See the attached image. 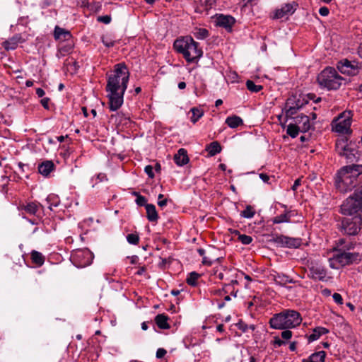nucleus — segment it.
<instances>
[{"label": "nucleus", "mask_w": 362, "mask_h": 362, "mask_svg": "<svg viewBox=\"0 0 362 362\" xmlns=\"http://www.w3.org/2000/svg\"><path fill=\"white\" fill-rule=\"evenodd\" d=\"M127 240L129 244L137 245L139 241V235L136 233H131L127 235Z\"/></svg>", "instance_id": "37998d69"}, {"label": "nucleus", "mask_w": 362, "mask_h": 362, "mask_svg": "<svg viewBox=\"0 0 362 362\" xmlns=\"http://www.w3.org/2000/svg\"><path fill=\"white\" fill-rule=\"evenodd\" d=\"M164 197V195L163 194H159L158 196V205L160 206V207H163L165 206H166L167 203H168V199H163Z\"/></svg>", "instance_id": "de8ad7c7"}, {"label": "nucleus", "mask_w": 362, "mask_h": 362, "mask_svg": "<svg viewBox=\"0 0 362 362\" xmlns=\"http://www.w3.org/2000/svg\"><path fill=\"white\" fill-rule=\"evenodd\" d=\"M362 173V165H349L338 170L335 177L337 189L346 193L351 191L357 185V179Z\"/></svg>", "instance_id": "f03ea898"}, {"label": "nucleus", "mask_w": 362, "mask_h": 362, "mask_svg": "<svg viewBox=\"0 0 362 362\" xmlns=\"http://www.w3.org/2000/svg\"><path fill=\"white\" fill-rule=\"evenodd\" d=\"M98 21L99 22H102V23H104L105 24H107L109 23L110 21H111V17L110 16H99L98 18Z\"/></svg>", "instance_id": "5fc2aeb1"}, {"label": "nucleus", "mask_w": 362, "mask_h": 362, "mask_svg": "<svg viewBox=\"0 0 362 362\" xmlns=\"http://www.w3.org/2000/svg\"><path fill=\"white\" fill-rule=\"evenodd\" d=\"M295 11L293 5L292 4H286L279 9H276L274 18L280 19L285 17H287L289 15H291Z\"/></svg>", "instance_id": "dca6fc26"}, {"label": "nucleus", "mask_w": 362, "mask_h": 362, "mask_svg": "<svg viewBox=\"0 0 362 362\" xmlns=\"http://www.w3.org/2000/svg\"><path fill=\"white\" fill-rule=\"evenodd\" d=\"M194 36L198 40H204L209 36V31L205 28H196Z\"/></svg>", "instance_id": "4c0bfd02"}, {"label": "nucleus", "mask_w": 362, "mask_h": 362, "mask_svg": "<svg viewBox=\"0 0 362 362\" xmlns=\"http://www.w3.org/2000/svg\"><path fill=\"white\" fill-rule=\"evenodd\" d=\"M255 214V211L253 208L250 205H248L246 206L245 209L241 212V216L246 218H251L254 216Z\"/></svg>", "instance_id": "79ce46f5"}, {"label": "nucleus", "mask_w": 362, "mask_h": 362, "mask_svg": "<svg viewBox=\"0 0 362 362\" xmlns=\"http://www.w3.org/2000/svg\"><path fill=\"white\" fill-rule=\"evenodd\" d=\"M284 344H285V341L281 340L279 337H274V345L275 346L279 347V346H282Z\"/></svg>", "instance_id": "6e6d98bb"}, {"label": "nucleus", "mask_w": 362, "mask_h": 362, "mask_svg": "<svg viewBox=\"0 0 362 362\" xmlns=\"http://www.w3.org/2000/svg\"><path fill=\"white\" fill-rule=\"evenodd\" d=\"M326 353L324 351H320L311 354L308 358L302 360V362H325Z\"/></svg>", "instance_id": "b1692460"}, {"label": "nucleus", "mask_w": 362, "mask_h": 362, "mask_svg": "<svg viewBox=\"0 0 362 362\" xmlns=\"http://www.w3.org/2000/svg\"><path fill=\"white\" fill-rule=\"evenodd\" d=\"M146 217L151 222L157 221L158 219V215L156 209L155 205L149 204L146 205Z\"/></svg>", "instance_id": "a878e982"}, {"label": "nucleus", "mask_w": 362, "mask_h": 362, "mask_svg": "<svg viewBox=\"0 0 362 362\" xmlns=\"http://www.w3.org/2000/svg\"><path fill=\"white\" fill-rule=\"evenodd\" d=\"M300 131V128L295 123L288 125L286 132L291 137L296 138L298 135Z\"/></svg>", "instance_id": "72a5a7b5"}, {"label": "nucleus", "mask_w": 362, "mask_h": 362, "mask_svg": "<svg viewBox=\"0 0 362 362\" xmlns=\"http://www.w3.org/2000/svg\"><path fill=\"white\" fill-rule=\"evenodd\" d=\"M289 349L291 351H295L296 349V341H293L289 345Z\"/></svg>", "instance_id": "0e129e2a"}, {"label": "nucleus", "mask_w": 362, "mask_h": 362, "mask_svg": "<svg viewBox=\"0 0 362 362\" xmlns=\"http://www.w3.org/2000/svg\"><path fill=\"white\" fill-rule=\"evenodd\" d=\"M235 18L231 16L220 14L216 18V25L230 30L232 25L235 23Z\"/></svg>", "instance_id": "a211bd4d"}, {"label": "nucleus", "mask_w": 362, "mask_h": 362, "mask_svg": "<svg viewBox=\"0 0 362 362\" xmlns=\"http://www.w3.org/2000/svg\"><path fill=\"white\" fill-rule=\"evenodd\" d=\"M129 78V72L122 63L116 64L113 73L108 76L105 90L110 111H117L122 105Z\"/></svg>", "instance_id": "f257e3e1"}, {"label": "nucleus", "mask_w": 362, "mask_h": 362, "mask_svg": "<svg viewBox=\"0 0 362 362\" xmlns=\"http://www.w3.org/2000/svg\"><path fill=\"white\" fill-rule=\"evenodd\" d=\"M177 86L180 89H185L186 87V83L184 81H181L178 83Z\"/></svg>", "instance_id": "338daca9"}, {"label": "nucleus", "mask_w": 362, "mask_h": 362, "mask_svg": "<svg viewBox=\"0 0 362 362\" xmlns=\"http://www.w3.org/2000/svg\"><path fill=\"white\" fill-rule=\"evenodd\" d=\"M302 322L300 314L294 310H284L274 315L269 320L270 327L276 329H291Z\"/></svg>", "instance_id": "7ed1b4c3"}, {"label": "nucleus", "mask_w": 362, "mask_h": 362, "mask_svg": "<svg viewBox=\"0 0 362 362\" xmlns=\"http://www.w3.org/2000/svg\"><path fill=\"white\" fill-rule=\"evenodd\" d=\"M333 300L334 302L339 305H341L343 303V298L341 294L338 293H334L332 296Z\"/></svg>", "instance_id": "8fccbe9b"}, {"label": "nucleus", "mask_w": 362, "mask_h": 362, "mask_svg": "<svg viewBox=\"0 0 362 362\" xmlns=\"http://www.w3.org/2000/svg\"><path fill=\"white\" fill-rule=\"evenodd\" d=\"M291 211H286L284 214L276 216L273 219L274 223H288L291 220Z\"/></svg>", "instance_id": "2f4dec72"}, {"label": "nucleus", "mask_w": 362, "mask_h": 362, "mask_svg": "<svg viewBox=\"0 0 362 362\" xmlns=\"http://www.w3.org/2000/svg\"><path fill=\"white\" fill-rule=\"evenodd\" d=\"M362 211V186L357 187L341 204V213L349 216L361 215Z\"/></svg>", "instance_id": "423d86ee"}, {"label": "nucleus", "mask_w": 362, "mask_h": 362, "mask_svg": "<svg viewBox=\"0 0 362 362\" xmlns=\"http://www.w3.org/2000/svg\"><path fill=\"white\" fill-rule=\"evenodd\" d=\"M36 94L39 98H42L45 95V93L43 89L41 88H38L36 89Z\"/></svg>", "instance_id": "e2e57ef3"}, {"label": "nucleus", "mask_w": 362, "mask_h": 362, "mask_svg": "<svg viewBox=\"0 0 362 362\" xmlns=\"http://www.w3.org/2000/svg\"><path fill=\"white\" fill-rule=\"evenodd\" d=\"M350 145L351 144H348V139L346 138L342 137L338 139L335 144L336 151L339 156H342Z\"/></svg>", "instance_id": "5701e85b"}, {"label": "nucleus", "mask_w": 362, "mask_h": 362, "mask_svg": "<svg viewBox=\"0 0 362 362\" xmlns=\"http://www.w3.org/2000/svg\"><path fill=\"white\" fill-rule=\"evenodd\" d=\"M361 260L358 252H336L332 257L329 259V267L332 269H339L354 263H358Z\"/></svg>", "instance_id": "0eeeda50"}, {"label": "nucleus", "mask_w": 362, "mask_h": 362, "mask_svg": "<svg viewBox=\"0 0 362 362\" xmlns=\"http://www.w3.org/2000/svg\"><path fill=\"white\" fill-rule=\"evenodd\" d=\"M72 261L77 267H86L90 265L93 259L92 252L88 250H80L76 251L71 255Z\"/></svg>", "instance_id": "9b49d317"}, {"label": "nucleus", "mask_w": 362, "mask_h": 362, "mask_svg": "<svg viewBox=\"0 0 362 362\" xmlns=\"http://www.w3.org/2000/svg\"><path fill=\"white\" fill-rule=\"evenodd\" d=\"M319 86L328 90H337L341 86L343 78L332 67H326L317 76Z\"/></svg>", "instance_id": "39448f33"}, {"label": "nucleus", "mask_w": 362, "mask_h": 362, "mask_svg": "<svg viewBox=\"0 0 362 362\" xmlns=\"http://www.w3.org/2000/svg\"><path fill=\"white\" fill-rule=\"evenodd\" d=\"M199 277H200L199 274H198L195 272H192L189 274V276L187 278L186 281L189 285L195 286L197 284V280Z\"/></svg>", "instance_id": "c9c22d12"}, {"label": "nucleus", "mask_w": 362, "mask_h": 362, "mask_svg": "<svg viewBox=\"0 0 362 362\" xmlns=\"http://www.w3.org/2000/svg\"><path fill=\"white\" fill-rule=\"evenodd\" d=\"M275 281L281 284L282 286L288 284V283H293V280L290 278L288 275H286L284 274H277L274 276Z\"/></svg>", "instance_id": "473e14b6"}, {"label": "nucleus", "mask_w": 362, "mask_h": 362, "mask_svg": "<svg viewBox=\"0 0 362 362\" xmlns=\"http://www.w3.org/2000/svg\"><path fill=\"white\" fill-rule=\"evenodd\" d=\"M315 95L313 93L308 94L306 95V98L304 97L305 100H308V102L309 101V100H313L315 101V103H318L319 101L321 100L320 98H317L316 100H315Z\"/></svg>", "instance_id": "4d7b16f0"}, {"label": "nucleus", "mask_w": 362, "mask_h": 362, "mask_svg": "<svg viewBox=\"0 0 362 362\" xmlns=\"http://www.w3.org/2000/svg\"><path fill=\"white\" fill-rule=\"evenodd\" d=\"M49 101V98H43V99H42V100H41L40 103H41L42 105L45 109H48V108H49V106H48Z\"/></svg>", "instance_id": "052dcab7"}, {"label": "nucleus", "mask_w": 362, "mask_h": 362, "mask_svg": "<svg viewBox=\"0 0 362 362\" xmlns=\"http://www.w3.org/2000/svg\"><path fill=\"white\" fill-rule=\"evenodd\" d=\"M222 257H216L215 256H204L202 259V264L207 266H211L214 261L220 262Z\"/></svg>", "instance_id": "ea45409f"}, {"label": "nucleus", "mask_w": 362, "mask_h": 362, "mask_svg": "<svg viewBox=\"0 0 362 362\" xmlns=\"http://www.w3.org/2000/svg\"><path fill=\"white\" fill-rule=\"evenodd\" d=\"M144 171L150 178L154 177L153 167L151 165H146L144 168Z\"/></svg>", "instance_id": "3c124183"}, {"label": "nucleus", "mask_w": 362, "mask_h": 362, "mask_svg": "<svg viewBox=\"0 0 362 362\" xmlns=\"http://www.w3.org/2000/svg\"><path fill=\"white\" fill-rule=\"evenodd\" d=\"M24 209L28 214L35 215L37 211L38 205L34 202H30L25 206Z\"/></svg>", "instance_id": "a19ab883"}, {"label": "nucleus", "mask_w": 362, "mask_h": 362, "mask_svg": "<svg viewBox=\"0 0 362 362\" xmlns=\"http://www.w3.org/2000/svg\"><path fill=\"white\" fill-rule=\"evenodd\" d=\"M357 153L358 151L351 144L342 156L346 158L347 163H353L357 161L358 158Z\"/></svg>", "instance_id": "bb28decb"}, {"label": "nucleus", "mask_w": 362, "mask_h": 362, "mask_svg": "<svg viewBox=\"0 0 362 362\" xmlns=\"http://www.w3.org/2000/svg\"><path fill=\"white\" fill-rule=\"evenodd\" d=\"M197 252H198V253H199V255L200 256H202V257H204V256H205V252H205V250H204V249H203V248H199V249L197 250Z\"/></svg>", "instance_id": "69168bd1"}, {"label": "nucleus", "mask_w": 362, "mask_h": 362, "mask_svg": "<svg viewBox=\"0 0 362 362\" xmlns=\"http://www.w3.org/2000/svg\"><path fill=\"white\" fill-rule=\"evenodd\" d=\"M272 241L281 247L297 248L301 245V239L291 238L284 235H274Z\"/></svg>", "instance_id": "ddd939ff"}, {"label": "nucleus", "mask_w": 362, "mask_h": 362, "mask_svg": "<svg viewBox=\"0 0 362 362\" xmlns=\"http://www.w3.org/2000/svg\"><path fill=\"white\" fill-rule=\"evenodd\" d=\"M351 112L345 111L332 122V129L340 134H350L351 124Z\"/></svg>", "instance_id": "1a4fd4ad"}, {"label": "nucleus", "mask_w": 362, "mask_h": 362, "mask_svg": "<svg viewBox=\"0 0 362 362\" xmlns=\"http://www.w3.org/2000/svg\"><path fill=\"white\" fill-rule=\"evenodd\" d=\"M174 160L179 166L186 165L189 160L187 151L185 148H180L174 156Z\"/></svg>", "instance_id": "412c9836"}, {"label": "nucleus", "mask_w": 362, "mask_h": 362, "mask_svg": "<svg viewBox=\"0 0 362 362\" xmlns=\"http://www.w3.org/2000/svg\"><path fill=\"white\" fill-rule=\"evenodd\" d=\"M226 124L230 128H236L243 124V119L238 116H230L226 118Z\"/></svg>", "instance_id": "c756f323"}, {"label": "nucleus", "mask_w": 362, "mask_h": 362, "mask_svg": "<svg viewBox=\"0 0 362 362\" xmlns=\"http://www.w3.org/2000/svg\"><path fill=\"white\" fill-rule=\"evenodd\" d=\"M295 120V123L297 125H300L299 127L300 128V131L303 132H306L310 130L311 128V124L310 121V117L305 115H298L296 117H293Z\"/></svg>", "instance_id": "6ab92c4d"}, {"label": "nucleus", "mask_w": 362, "mask_h": 362, "mask_svg": "<svg viewBox=\"0 0 362 362\" xmlns=\"http://www.w3.org/2000/svg\"><path fill=\"white\" fill-rule=\"evenodd\" d=\"M102 42L107 47H112L115 45V40L110 37L106 35L102 37Z\"/></svg>", "instance_id": "a18cd8bd"}, {"label": "nucleus", "mask_w": 362, "mask_h": 362, "mask_svg": "<svg viewBox=\"0 0 362 362\" xmlns=\"http://www.w3.org/2000/svg\"><path fill=\"white\" fill-rule=\"evenodd\" d=\"M31 259L33 262L37 266H42L45 262V257L42 253L36 250H33L31 252Z\"/></svg>", "instance_id": "7c9ffc66"}, {"label": "nucleus", "mask_w": 362, "mask_h": 362, "mask_svg": "<svg viewBox=\"0 0 362 362\" xmlns=\"http://www.w3.org/2000/svg\"><path fill=\"white\" fill-rule=\"evenodd\" d=\"M221 146L218 141L210 143L206 148L210 156H214L221 151Z\"/></svg>", "instance_id": "c85d7f7f"}, {"label": "nucleus", "mask_w": 362, "mask_h": 362, "mask_svg": "<svg viewBox=\"0 0 362 362\" xmlns=\"http://www.w3.org/2000/svg\"><path fill=\"white\" fill-rule=\"evenodd\" d=\"M54 37L57 40H69L71 37V34L69 30L57 25L54 30Z\"/></svg>", "instance_id": "4be33fe9"}, {"label": "nucleus", "mask_w": 362, "mask_h": 362, "mask_svg": "<svg viewBox=\"0 0 362 362\" xmlns=\"http://www.w3.org/2000/svg\"><path fill=\"white\" fill-rule=\"evenodd\" d=\"M310 274L308 276L314 279L324 281L326 280L327 269L322 265L313 264L309 267Z\"/></svg>", "instance_id": "4468645a"}, {"label": "nucleus", "mask_w": 362, "mask_h": 362, "mask_svg": "<svg viewBox=\"0 0 362 362\" xmlns=\"http://www.w3.org/2000/svg\"><path fill=\"white\" fill-rule=\"evenodd\" d=\"M168 320V317L165 314H158L155 317V322L160 329H165L170 328Z\"/></svg>", "instance_id": "cd10ccee"}, {"label": "nucleus", "mask_w": 362, "mask_h": 362, "mask_svg": "<svg viewBox=\"0 0 362 362\" xmlns=\"http://www.w3.org/2000/svg\"><path fill=\"white\" fill-rule=\"evenodd\" d=\"M362 225L361 215L343 218L340 224L341 232L348 235H356L361 230Z\"/></svg>", "instance_id": "6e6552de"}, {"label": "nucleus", "mask_w": 362, "mask_h": 362, "mask_svg": "<svg viewBox=\"0 0 362 362\" xmlns=\"http://www.w3.org/2000/svg\"><path fill=\"white\" fill-rule=\"evenodd\" d=\"M24 42L21 34H16L8 40L4 41L2 43L3 47L6 50L15 49L19 43Z\"/></svg>", "instance_id": "f3484780"}, {"label": "nucleus", "mask_w": 362, "mask_h": 362, "mask_svg": "<svg viewBox=\"0 0 362 362\" xmlns=\"http://www.w3.org/2000/svg\"><path fill=\"white\" fill-rule=\"evenodd\" d=\"M329 332V330L322 327H315L313 330V333L310 334L308 337V341L312 342L320 338V336L325 334Z\"/></svg>", "instance_id": "393cba45"}, {"label": "nucleus", "mask_w": 362, "mask_h": 362, "mask_svg": "<svg viewBox=\"0 0 362 362\" xmlns=\"http://www.w3.org/2000/svg\"><path fill=\"white\" fill-rule=\"evenodd\" d=\"M329 13V11L328 8H327L325 6H322L319 9V13L322 16H328Z\"/></svg>", "instance_id": "13d9d810"}, {"label": "nucleus", "mask_w": 362, "mask_h": 362, "mask_svg": "<svg viewBox=\"0 0 362 362\" xmlns=\"http://www.w3.org/2000/svg\"><path fill=\"white\" fill-rule=\"evenodd\" d=\"M307 103L308 100H305L304 98L298 99L295 96L288 98L284 108L286 117L293 118V115L297 113V111Z\"/></svg>", "instance_id": "9d476101"}, {"label": "nucleus", "mask_w": 362, "mask_h": 362, "mask_svg": "<svg viewBox=\"0 0 362 362\" xmlns=\"http://www.w3.org/2000/svg\"><path fill=\"white\" fill-rule=\"evenodd\" d=\"M173 47L177 52L182 54L189 63L197 61L203 53L202 50L198 48V43L189 36L175 40Z\"/></svg>", "instance_id": "20e7f679"}, {"label": "nucleus", "mask_w": 362, "mask_h": 362, "mask_svg": "<svg viewBox=\"0 0 362 362\" xmlns=\"http://www.w3.org/2000/svg\"><path fill=\"white\" fill-rule=\"evenodd\" d=\"M190 111L192 113L191 122L194 124L196 123L204 115V111L198 107H192Z\"/></svg>", "instance_id": "f704fd0d"}, {"label": "nucleus", "mask_w": 362, "mask_h": 362, "mask_svg": "<svg viewBox=\"0 0 362 362\" xmlns=\"http://www.w3.org/2000/svg\"><path fill=\"white\" fill-rule=\"evenodd\" d=\"M259 178L265 183H268L270 179L269 176L265 173H260Z\"/></svg>", "instance_id": "bf43d9fd"}, {"label": "nucleus", "mask_w": 362, "mask_h": 362, "mask_svg": "<svg viewBox=\"0 0 362 362\" xmlns=\"http://www.w3.org/2000/svg\"><path fill=\"white\" fill-rule=\"evenodd\" d=\"M285 330L283 331L281 333V337L285 339V340H288L289 339L291 338L292 337V332L289 330V329H284Z\"/></svg>", "instance_id": "09e8293b"}, {"label": "nucleus", "mask_w": 362, "mask_h": 362, "mask_svg": "<svg viewBox=\"0 0 362 362\" xmlns=\"http://www.w3.org/2000/svg\"><path fill=\"white\" fill-rule=\"evenodd\" d=\"M247 88L252 93H258L262 89L260 85H256L252 81L247 80L246 82Z\"/></svg>", "instance_id": "58836bf2"}, {"label": "nucleus", "mask_w": 362, "mask_h": 362, "mask_svg": "<svg viewBox=\"0 0 362 362\" xmlns=\"http://www.w3.org/2000/svg\"><path fill=\"white\" fill-rule=\"evenodd\" d=\"M358 53L359 56L362 58V42L361 43L360 46L358 47Z\"/></svg>", "instance_id": "774afa93"}, {"label": "nucleus", "mask_w": 362, "mask_h": 362, "mask_svg": "<svg viewBox=\"0 0 362 362\" xmlns=\"http://www.w3.org/2000/svg\"><path fill=\"white\" fill-rule=\"evenodd\" d=\"M167 354V351L163 348L158 349L156 356L157 358H163Z\"/></svg>", "instance_id": "864d4df0"}, {"label": "nucleus", "mask_w": 362, "mask_h": 362, "mask_svg": "<svg viewBox=\"0 0 362 362\" xmlns=\"http://www.w3.org/2000/svg\"><path fill=\"white\" fill-rule=\"evenodd\" d=\"M355 245V243L347 240L345 238H341L336 242L333 250L334 252H349L354 249Z\"/></svg>", "instance_id": "2eb2a0df"}, {"label": "nucleus", "mask_w": 362, "mask_h": 362, "mask_svg": "<svg viewBox=\"0 0 362 362\" xmlns=\"http://www.w3.org/2000/svg\"><path fill=\"white\" fill-rule=\"evenodd\" d=\"M337 69L343 74L348 76H356L359 74L361 66L356 61H350L344 59L337 63Z\"/></svg>", "instance_id": "f8f14e48"}, {"label": "nucleus", "mask_w": 362, "mask_h": 362, "mask_svg": "<svg viewBox=\"0 0 362 362\" xmlns=\"http://www.w3.org/2000/svg\"><path fill=\"white\" fill-rule=\"evenodd\" d=\"M136 203L137 205L142 206H144L146 207V205H148L147 204V199L145 197L141 195L138 196V198L136 199Z\"/></svg>", "instance_id": "49530a36"}, {"label": "nucleus", "mask_w": 362, "mask_h": 362, "mask_svg": "<svg viewBox=\"0 0 362 362\" xmlns=\"http://www.w3.org/2000/svg\"><path fill=\"white\" fill-rule=\"evenodd\" d=\"M300 182H301L300 179H297V180L294 182V183H293V186H292L291 189H292L293 191H296V190L297 189L299 185H300Z\"/></svg>", "instance_id": "680f3d73"}, {"label": "nucleus", "mask_w": 362, "mask_h": 362, "mask_svg": "<svg viewBox=\"0 0 362 362\" xmlns=\"http://www.w3.org/2000/svg\"><path fill=\"white\" fill-rule=\"evenodd\" d=\"M238 240L244 245H249L252 241V238L245 234H239Z\"/></svg>", "instance_id": "c03bdc74"}, {"label": "nucleus", "mask_w": 362, "mask_h": 362, "mask_svg": "<svg viewBox=\"0 0 362 362\" xmlns=\"http://www.w3.org/2000/svg\"><path fill=\"white\" fill-rule=\"evenodd\" d=\"M55 169L52 160H45L38 165V172L45 177H47Z\"/></svg>", "instance_id": "aec40b11"}, {"label": "nucleus", "mask_w": 362, "mask_h": 362, "mask_svg": "<svg viewBox=\"0 0 362 362\" xmlns=\"http://www.w3.org/2000/svg\"><path fill=\"white\" fill-rule=\"evenodd\" d=\"M210 293H211V294H212L214 296H220V297L223 296V292L222 288L221 289H220V288H211L210 289Z\"/></svg>", "instance_id": "603ef678"}, {"label": "nucleus", "mask_w": 362, "mask_h": 362, "mask_svg": "<svg viewBox=\"0 0 362 362\" xmlns=\"http://www.w3.org/2000/svg\"><path fill=\"white\" fill-rule=\"evenodd\" d=\"M223 295L230 294L234 298L237 296L238 290H235L234 287H232V284H224L222 288Z\"/></svg>", "instance_id": "e433bc0d"}]
</instances>
